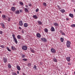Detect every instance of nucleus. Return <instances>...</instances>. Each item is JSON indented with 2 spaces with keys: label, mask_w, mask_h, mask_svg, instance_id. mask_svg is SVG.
Returning a JSON list of instances; mask_svg holds the SVG:
<instances>
[{
  "label": "nucleus",
  "mask_w": 75,
  "mask_h": 75,
  "mask_svg": "<svg viewBox=\"0 0 75 75\" xmlns=\"http://www.w3.org/2000/svg\"><path fill=\"white\" fill-rule=\"evenodd\" d=\"M17 37L18 39H20L21 38V36H20V35H18Z\"/></svg>",
  "instance_id": "29"
},
{
  "label": "nucleus",
  "mask_w": 75,
  "mask_h": 75,
  "mask_svg": "<svg viewBox=\"0 0 75 75\" xmlns=\"http://www.w3.org/2000/svg\"><path fill=\"white\" fill-rule=\"evenodd\" d=\"M6 49H7V50L8 51H11V50L9 49V48L8 47H7Z\"/></svg>",
  "instance_id": "35"
},
{
  "label": "nucleus",
  "mask_w": 75,
  "mask_h": 75,
  "mask_svg": "<svg viewBox=\"0 0 75 75\" xmlns=\"http://www.w3.org/2000/svg\"><path fill=\"white\" fill-rule=\"evenodd\" d=\"M53 59L54 62H57V60L56 58H54Z\"/></svg>",
  "instance_id": "31"
},
{
  "label": "nucleus",
  "mask_w": 75,
  "mask_h": 75,
  "mask_svg": "<svg viewBox=\"0 0 75 75\" xmlns=\"http://www.w3.org/2000/svg\"><path fill=\"white\" fill-rule=\"evenodd\" d=\"M3 34V32L1 31H0V34Z\"/></svg>",
  "instance_id": "45"
},
{
  "label": "nucleus",
  "mask_w": 75,
  "mask_h": 75,
  "mask_svg": "<svg viewBox=\"0 0 75 75\" xmlns=\"http://www.w3.org/2000/svg\"><path fill=\"white\" fill-rule=\"evenodd\" d=\"M3 60L5 63H6L7 62V59L5 57H4L3 58Z\"/></svg>",
  "instance_id": "8"
},
{
  "label": "nucleus",
  "mask_w": 75,
  "mask_h": 75,
  "mask_svg": "<svg viewBox=\"0 0 75 75\" xmlns=\"http://www.w3.org/2000/svg\"><path fill=\"white\" fill-rule=\"evenodd\" d=\"M38 24H40V25L42 24V22H41L40 21H38Z\"/></svg>",
  "instance_id": "28"
},
{
  "label": "nucleus",
  "mask_w": 75,
  "mask_h": 75,
  "mask_svg": "<svg viewBox=\"0 0 75 75\" xmlns=\"http://www.w3.org/2000/svg\"><path fill=\"white\" fill-rule=\"evenodd\" d=\"M38 10H39V9H38V8H37L36 10V12H38Z\"/></svg>",
  "instance_id": "44"
},
{
  "label": "nucleus",
  "mask_w": 75,
  "mask_h": 75,
  "mask_svg": "<svg viewBox=\"0 0 75 75\" xmlns=\"http://www.w3.org/2000/svg\"><path fill=\"white\" fill-rule=\"evenodd\" d=\"M11 18H8V21H10V20H11Z\"/></svg>",
  "instance_id": "46"
},
{
  "label": "nucleus",
  "mask_w": 75,
  "mask_h": 75,
  "mask_svg": "<svg viewBox=\"0 0 75 75\" xmlns=\"http://www.w3.org/2000/svg\"><path fill=\"white\" fill-rule=\"evenodd\" d=\"M28 26V24H27V23H25L24 24V27H27Z\"/></svg>",
  "instance_id": "19"
},
{
  "label": "nucleus",
  "mask_w": 75,
  "mask_h": 75,
  "mask_svg": "<svg viewBox=\"0 0 75 75\" xmlns=\"http://www.w3.org/2000/svg\"><path fill=\"white\" fill-rule=\"evenodd\" d=\"M36 36L38 38H40L41 37V34L39 33H38L36 34Z\"/></svg>",
  "instance_id": "5"
},
{
  "label": "nucleus",
  "mask_w": 75,
  "mask_h": 75,
  "mask_svg": "<svg viewBox=\"0 0 75 75\" xmlns=\"http://www.w3.org/2000/svg\"><path fill=\"white\" fill-rule=\"evenodd\" d=\"M33 69H34V70H37V66H36L35 65L33 67Z\"/></svg>",
  "instance_id": "23"
},
{
  "label": "nucleus",
  "mask_w": 75,
  "mask_h": 75,
  "mask_svg": "<svg viewBox=\"0 0 75 75\" xmlns=\"http://www.w3.org/2000/svg\"><path fill=\"white\" fill-rule=\"evenodd\" d=\"M28 5L29 6H32V4L31 3H29L28 4Z\"/></svg>",
  "instance_id": "40"
},
{
  "label": "nucleus",
  "mask_w": 75,
  "mask_h": 75,
  "mask_svg": "<svg viewBox=\"0 0 75 75\" xmlns=\"http://www.w3.org/2000/svg\"><path fill=\"white\" fill-rule=\"evenodd\" d=\"M24 10L25 12L27 13L28 12V9L27 8H25Z\"/></svg>",
  "instance_id": "21"
},
{
  "label": "nucleus",
  "mask_w": 75,
  "mask_h": 75,
  "mask_svg": "<svg viewBox=\"0 0 75 75\" xmlns=\"http://www.w3.org/2000/svg\"><path fill=\"white\" fill-rule=\"evenodd\" d=\"M66 20H67V21H69V18H66Z\"/></svg>",
  "instance_id": "47"
},
{
  "label": "nucleus",
  "mask_w": 75,
  "mask_h": 75,
  "mask_svg": "<svg viewBox=\"0 0 75 75\" xmlns=\"http://www.w3.org/2000/svg\"><path fill=\"white\" fill-rule=\"evenodd\" d=\"M33 18H35V19H37L38 18V17L36 15H34L33 16Z\"/></svg>",
  "instance_id": "20"
},
{
  "label": "nucleus",
  "mask_w": 75,
  "mask_h": 75,
  "mask_svg": "<svg viewBox=\"0 0 75 75\" xmlns=\"http://www.w3.org/2000/svg\"><path fill=\"white\" fill-rule=\"evenodd\" d=\"M15 14H20V11L19 10H17L15 11Z\"/></svg>",
  "instance_id": "14"
},
{
  "label": "nucleus",
  "mask_w": 75,
  "mask_h": 75,
  "mask_svg": "<svg viewBox=\"0 0 75 75\" xmlns=\"http://www.w3.org/2000/svg\"><path fill=\"white\" fill-rule=\"evenodd\" d=\"M30 50L32 53H34V52H35L34 50V49H33L32 48H30Z\"/></svg>",
  "instance_id": "15"
},
{
  "label": "nucleus",
  "mask_w": 75,
  "mask_h": 75,
  "mask_svg": "<svg viewBox=\"0 0 75 75\" xmlns=\"http://www.w3.org/2000/svg\"><path fill=\"white\" fill-rule=\"evenodd\" d=\"M25 6L26 7V8H28V5H26Z\"/></svg>",
  "instance_id": "48"
},
{
  "label": "nucleus",
  "mask_w": 75,
  "mask_h": 75,
  "mask_svg": "<svg viewBox=\"0 0 75 75\" xmlns=\"http://www.w3.org/2000/svg\"><path fill=\"white\" fill-rule=\"evenodd\" d=\"M23 61H27V59H23Z\"/></svg>",
  "instance_id": "43"
},
{
  "label": "nucleus",
  "mask_w": 75,
  "mask_h": 75,
  "mask_svg": "<svg viewBox=\"0 0 75 75\" xmlns=\"http://www.w3.org/2000/svg\"><path fill=\"white\" fill-rule=\"evenodd\" d=\"M43 6H45V7L47 6V4L46 3H43Z\"/></svg>",
  "instance_id": "32"
},
{
  "label": "nucleus",
  "mask_w": 75,
  "mask_h": 75,
  "mask_svg": "<svg viewBox=\"0 0 75 75\" xmlns=\"http://www.w3.org/2000/svg\"><path fill=\"white\" fill-rule=\"evenodd\" d=\"M23 75H25V74H24V73H23Z\"/></svg>",
  "instance_id": "53"
},
{
  "label": "nucleus",
  "mask_w": 75,
  "mask_h": 75,
  "mask_svg": "<svg viewBox=\"0 0 75 75\" xmlns=\"http://www.w3.org/2000/svg\"><path fill=\"white\" fill-rule=\"evenodd\" d=\"M22 33H23V34H24V31L22 30Z\"/></svg>",
  "instance_id": "52"
},
{
  "label": "nucleus",
  "mask_w": 75,
  "mask_h": 75,
  "mask_svg": "<svg viewBox=\"0 0 75 75\" xmlns=\"http://www.w3.org/2000/svg\"><path fill=\"white\" fill-rule=\"evenodd\" d=\"M25 57V55L23 54L22 55V58H24Z\"/></svg>",
  "instance_id": "41"
},
{
  "label": "nucleus",
  "mask_w": 75,
  "mask_h": 75,
  "mask_svg": "<svg viewBox=\"0 0 75 75\" xmlns=\"http://www.w3.org/2000/svg\"><path fill=\"white\" fill-rule=\"evenodd\" d=\"M68 65H69V66H71V64L70 63H68Z\"/></svg>",
  "instance_id": "42"
},
{
  "label": "nucleus",
  "mask_w": 75,
  "mask_h": 75,
  "mask_svg": "<svg viewBox=\"0 0 75 75\" xmlns=\"http://www.w3.org/2000/svg\"><path fill=\"white\" fill-rule=\"evenodd\" d=\"M22 49L25 51H26L27 50V47L26 46H23L22 47Z\"/></svg>",
  "instance_id": "3"
},
{
  "label": "nucleus",
  "mask_w": 75,
  "mask_h": 75,
  "mask_svg": "<svg viewBox=\"0 0 75 75\" xmlns=\"http://www.w3.org/2000/svg\"><path fill=\"white\" fill-rule=\"evenodd\" d=\"M1 13V11H0V13Z\"/></svg>",
  "instance_id": "55"
},
{
  "label": "nucleus",
  "mask_w": 75,
  "mask_h": 75,
  "mask_svg": "<svg viewBox=\"0 0 75 75\" xmlns=\"http://www.w3.org/2000/svg\"><path fill=\"white\" fill-rule=\"evenodd\" d=\"M69 16L71 17H72V18H73V17H74V15L71 13H70L69 14Z\"/></svg>",
  "instance_id": "26"
},
{
  "label": "nucleus",
  "mask_w": 75,
  "mask_h": 75,
  "mask_svg": "<svg viewBox=\"0 0 75 75\" xmlns=\"http://www.w3.org/2000/svg\"><path fill=\"white\" fill-rule=\"evenodd\" d=\"M45 32H46V33H47L48 32V29L46 28L45 29Z\"/></svg>",
  "instance_id": "36"
},
{
  "label": "nucleus",
  "mask_w": 75,
  "mask_h": 75,
  "mask_svg": "<svg viewBox=\"0 0 75 75\" xmlns=\"http://www.w3.org/2000/svg\"><path fill=\"white\" fill-rule=\"evenodd\" d=\"M54 26H56V27H58L59 26V24H58V23H54Z\"/></svg>",
  "instance_id": "13"
},
{
  "label": "nucleus",
  "mask_w": 75,
  "mask_h": 75,
  "mask_svg": "<svg viewBox=\"0 0 75 75\" xmlns=\"http://www.w3.org/2000/svg\"><path fill=\"white\" fill-rule=\"evenodd\" d=\"M60 40L62 42H64V38H60Z\"/></svg>",
  "instance_id": "25"
},
{
  "label": "nucleus",
  "mask_w": 75,
  "mask_h": 75,
  "mask_svg": "<svg viewBox=\"0 0 75 75\" xmlns=\"http://www.w3.org/2000/svg\"><path fill=\"white\" fill-rule=\"evenodd\" d=\"M19 24L20 26H23V21H20L19 22Z\"/></svg>",
  "instance_id": "10"
},
{
  "label": "nucleus",
  "mask_w": 75,
  "mask_h": 75,
  "mask_svg": "<svg viewBox=\"0 0 75 75\" xmlns=\"http://www.w3.org/2000/svg\"><path fill=\"white\" fill-rule=\"evenodd\" d=\"M31 64L30 63H29L28 64V67H30V66H31Z\"/></svg>",
  "instance_id": "39"
},
{
  "label": "nucleus",
  "mask_w": 75,
  "mask_h": 75,
  "mask_svg": "<svg viewBox=\"0 0 75 75\" xmlns=\"http://www.w3.org/2000/svg\"><path fill=\"white\" fill-rule=\"evenodd\" d=\"M19 11H20V13H21L22 12V9L19 10Z\"/></svg>",
  "instance_id": "49"
},
{
  "label": "nucleus",
  "mask_w": 75,
  "mask_h": 75,
  "mask_svg": "<svg viewBox=\"0 0 75 75\" xmlns=\"http://www.w3.org/2000/svg\"><path fill=\"white\" fill-rule=\"evenodd\" d=\"M74 75H75V71H74Z\"/></svg>",
  "instance_id": "54"
},
{
  "label": "nucleus",
  "mask_w": 75,
  "mask_h": 75,
  "mask_svg": "<svg viewBox=\"0 0 75 75\" xmlns=\"http://www.w3.org/2000/svg\"><path fill=\"white\" fill-rule=\"evenodd\" d=\"M51 52H52V53H55V50L54 49H51Z\"/></svg>",
  "instance_id": "6"
},
{
  "label": "nucleus",
  "mask_w": 75,
  "mask_h": 75,
  "mask_svg": "<svg viewBox=\"0 0 75 75\" xmlns=\"http://www.w3.org/2000/svg\"><path fill=\"white\" fill-rule=\"evenodd\" d=\"M19 29H20V30H21V27H19Z\"/></svg>",
  "instance_id": "51"
},
{
  "label": "nucleus",
  "mask_w": 75,
  "mask_h": 75,
  "mask_svg": "<svg viewBox=\"0 0 75 75\" xmlns=\"http://www.w3.org/2000/svg\"><path fill=\"white\" fill-rule=\"evenodd\" d=\"M64 75H67V74H64Z\"/></svg>",
  "instance_id": "57"
},
{
  "label": "nucleus",
  "mask_w": 75,
  "mask_h": 75,
  "mask_svg": "<svg viewBox=\"0 0 75 75\" xmlns=\"http://www.w3.org/2000/svg\"><path fill=\"white\" fill-rule=\"evenodd\" d=\"M2 17L3 18H6V16L5 15H3Z\"/></svg>",
  "instance_id": "38"
},
{
  "label": "nucleus",
  "mask_w": 75,
  "mask_h": 75,
  "mask_svg": "<svg viewBox=\"0 0 75 75\" xmlns=\"http://www.w3.org/2000/svg\"><path fill=\"white\" fill-rule=\"evenodd\" d=\"M11 48L12 50H16V47L13 46L11 47Z\"/></svg>",
  "instance_id": "22"
},
{
  "label": "nucleus",
  "mask_w": 75,
  "mask_h": 75,
  "mask_svg": "<svg viewBox=\"0 0 75 75\" xmlns=\"http://www.w3.org/2000/svg\"><path fill=\"white\" fill-rule=\"evenodd\" d=\"M12 36L13 38V40L17 44L18 43V42L17 41V39H16V37H15V35L13 34L12 35Z\"/></svg>",
  "instance_id": "2"
},
{
  "label": "nucleus",
  "mask_w": 75,
  "mask_h": 75,
  "mask_svg": "<svg viewBox=\"0 0 75 75\" xmlns=\"http://www.w3.org/2000/svg\"><path fill=\"white\" fill-rule=\"evenodd\" d=\"M17 68L18 70V71H20V70L21 69V68H20V67L18 66H17Z\"/></svg>",
  "instance_id": "16"
},
{
  "label": "nucleus",
  "mask_w": 75,
  "mask_h": 75,
  "mask_svg": "<svg viewBox=\"0 0 75 75\" xmlns=\"http://www.w3.org/2000/svg\"><path fill=\"white\" fill-rule=\"evenodd\" d=\"M51 31L52 32L55 31V28L53 26H52L51 27Z\"/></svg>",
  "instance_id": "12"
},
{
  "label": "nucleus",
  "mask_w": 75,
  "mask_h": 75,
  "mask_svg": "<svg viewBox=\"0 0 75 75\" xmlns=\"http://www.w3.org/2000/svg\"><path fill=\"white\" fill-rule=\"evenodd\" d=\"M70 57H66V60L68 62H70V61H71Z\"/></svg>",
  "instance_id": "7"
},
{
  "label": "nucleus",
  "mask_w": 75,
  "mask_h": 75,
  "mask_svg": "<svg viewBox=\"0 0 75 75\" xmlns=\"http://www.w3.org/2000/svg\"><path fill=\"white\" fill-rule=\"evenodd\" d=\"M41 40L42 41H44V42H47V39L43 38H41Z\"/></svg>",
  "instance_id": "4"
},
{
  "label": "nucleus",
  "mask_w": 75,
  "mask_h": 75,
  "mask_svg": "<svg viewBox=\"0 0 75 75\" xmlns=\"http://www.w3.org/2000/svg\"><path fill=\"white\" fill-rule=\"evenodd\" d=\"M1 26H2V28H5V26L4 25V23H2L1 24Z\"/></svg>",
  "instance_id": "18"
},
{
  "label": "nucleus",
  "mask_w": 75,
  "mask_h": 75,
  "mask_svg": "<svg viewBox=\"0 0 75 75\" xmlns=\"http://www.w3.org/2000/svg\"><path fill=\"white\" fill-rule=\"evenodd\" d=\"M60 11H61L62 13H64L65 12V11L64 9H62L61 10H60Z\"/></svg>",
  "instance_id": "17"
},
{
  "label": "nucleus",
  "mask_w": 75,
  "mask_h": 75,
  "mask_svg": "<svg viewBox=\"0 0 75 75\" xmlns=\"http://www.w3.org/2000/svg\"><path fill=\"white\" fill-rule=\"evenodd\" d=\"M60 33H61V34L62 35H65V33H64V32H63V31H62L60 30Z\"/></svg>",
  "instance_id": "11"
},
{
  "label": "nucleus",
  "mask_w": 75,
  "mask_h": 75,
  "mask_svg": "<svg viewBox=\"0 0 75 75\" xmlns=\"http://www.w3.org/2000/svg\"><path fill=\"white\" fill-rule=\"evenodd\" d=\"M20 3L21 4V5L22 6H23V3L22 2H20Z\"/></svg>",
  "instance_id": "37"
},
{
  "label": "nucleus",
  "mask_w": 75,
  "mask_h": 75,
  "mask_svg": "<svg viewBox=\"0 0 75 75\" xmlns=\"http://www.w3.org/2000/svg\"><path fill=\"white\" fill-rule=\"evenodd\" d=\"M74 11L75 12V9L74 10Z\"/></svg>",
  "instance_id": "56"
},
{
  "label": "nucleus",
  "mask_w": 75,
  "mask_h": 75,
  "mask_svg": "<svg viewBox=\"0 0 75 75\" xmlns=\"http://www.w3.org/2000/svg\"><path fill=\"white\" fill-rule=\"evenodd\" d=\"M71 27H75V24H73L71 25Z\"/></svg>",
  "instance_id": "34"
},
{
  "label": "nucleus",
  "mask_w": 75,
  "mask_h": 75,
  "mask_svg": "<svg viewBox=\"0 0 75 75\" xmlns=\"http://www.w3.org/2000/svg\"><path fill=\"white\" fill-rule=\"evenodd\" d=\"M17 73L18 74H19V71H17Z\"/></svg>",
  "instance_id": "50"
},
{
  "label": "nucleus",
  "mask_w": 75,
  "mask_h": 75,
  "mask_svg": "<svg viewBox=\"0 0 75 75\" xmlns=\"http://www.w3.org/2000/svg\"><path fill=\"white\" fill-rule=\"evenodd\" d=\"M57 7L59 10H61V8H62L60 6H59L57 5Z\"/></svg>",
  "instance_id": "30"
},
{
  "label": "nucleus",
  "mask_w": 75,
  "mask_h": 75,
  "mask_svg": "<svg viewBox=\"0 0 75 75\" xmlns=\"http://www.w3.org/2000/svg\"><path fill=\"white\" fill-rule=\"evenodd\" d=\"M71 43L70 41H67L66 43V46L68 47V48H69L70 47V46H71Z\"/></svg>",
  "instance_id": "1"
},
{
  "label": "nucleus",
  "mask_w": 75,
  "mask_h": 75,
  "mask_svg": "<svg viewBox=\"0 0 75 75\" xmlns=\"http://www.w3.org/2000/svg\"><path fill=\"white\" fill-rule=\"evenodd\" d=\"M12 75H17V73L15 72H12Z\"/></svg>",
  "instance_id": "24"
},
{
  "label": "nucleus",
  "mask_w": 75,
  "mask_h": 75,
  "mask_svg": "<svg viewBox=\"0 0 75 75\" xmlns=\"http://www.w3.org/2000/svg\"><path fill=\"white\" fill-rule=\"evenodd\" d=\"M11 10L13 12H14L15 11H16V8L14 7H13L11 8Z\"/></svg>",
  "instance_id": "9"
},
{
  "label": "nucleus",
  "mask_w": 75,
  "mask_h": 75,
  "mask_svg": "<svg viewBox=\"0 0 75 75\" xmlns=\"http://www.w3.org/2000/svg\"><path fill=\"white\" fill-rule=\"evenodd\" d=\"M8 67L9 68H11V65H10V64H8Z\"/></svg>",
  "instance_id": "27"
},
{
  "label": "nucleus",
  "mask_w": 75,
  "mask_h": 75,
  "mask_svg": "<svg viewBox=\"0 0 75 75\" xmlns=\"http://www.w3.org/2000/svg\"><path fill=\"white\" fill-rule=\"evenodd\" d=\"M0 46L2 48H5V47H4V45H1Z\"/></svg>",
  "instance_id": "33"
}]
</instances>
